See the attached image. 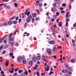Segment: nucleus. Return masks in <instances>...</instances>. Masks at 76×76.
I'll return each mask as SVG.
<instances>
[{
    "mask_svg": "<svg viewBox=\"0 0 76 76\" xmlns=\"http://www.w3.org/2000/svg\"><path fill=\"white\" fill-rule=\"evenodd\" d=\"M14 37H9L8 41H14Z\"/></svg>",
    "mask_w": 76,
    "mask_h": 76,
    "instance_id": "nucleus-6",
    "label": "nucleus"
},
{
    "mask_svg": "<svg viewBox=\"0 0 76 76\" xmlns=\"http://www.w3.org/2000/svg\"><path fill=\"white\" fill-rule=\"evenodd\" d=\"M39 10L40 11V12H42L43 10H42V8H40L39 9Z\"/></svg>",
    "mask_w": 76,
    "mask_h": 76,
    "instance_id": "nucleus-44",
    "label": "nucleus"
},
{
    "mask_svg": "<svg viewBox=\"0 0 76 76\" xmlns=\"http://www.w3.org/2000/svg\"><path fill=\"white\" fill-rule=\"evenodd\" d=\"M8 1H9V0H3V2H7Z\"/></svg>",
    "mask_w": 76,
    "mask_h": 76,
    "instance_id": "nucleus-29",
    "label": "nucleus"
},
{
    "mask_svg": "<svg viewBox=\"0 0 76 76\" xmlns=\"http://www.w3.org/2000/svg\"><path fill=\"white\" fill-rule=\"evenodd\" d=\"M15 18H16V16L13 17H12L10 19V20H13Z\"/></svg>",
    "mask_w": 76,
    "mask_h": 76,
    "instance_id": "nucleus-17",
    "label": "nucleus"
},
{
    "mask_svg": "<svg viewBox=\"0 0 76 76\" xmlns=\"http://www.w3.org/2000/svg\"><path fill=\"white\" fill-rule=\"evenodd\" d=\"M40 58H41V57H40V56H38L37 57V60H40Z\"/></svg>",
    "mask_w": 76,
    "mask_h": 76,
    "instance_id": "nucleus-35",
    "label": "nucleus"
},
{
    "mask_svg": "<svg viewBox=\"0 0 76 76\" xmlns=\"http://www.w3.org/2000/svg\"><path fill=\"white\" fill-rule=\"evenodd\" d=\"M22 57H20L18 58V61H20V60H22Z\"/></svg>",
    "mask_w": 76,
    "mask_h": 76,
    "instance_id": "nucleus-23",
    "label": "nucleus"
},
{
    "mask_svg": "<svg viewBox=\"0 0 76 76\" xmlns=\"http://www.w3.org/2000/svg\"><path fill=\"white\" fill-rule=\"evenodd\" d=\"M15 45V46H18V45H19V43H18L16 42V43Z\"/></svg>",
    "mask_w": 76,
    "mask_h": 76,
    "instance_id": "nucleus-51",
    "label": "nucleus"
},
{
    "mask_svg": "<svg viewBox=\"0 0 76 76\" xmlns=\"http://www.w3.org/2000/svg\"><path fill=\"white\" fill-rule=\"evenodd\" d=\"M49 44H55V42H54V41H50L49 42Z\"/></svg>",
    "mask_w": 76,
    "mask_h": 76,
    "instance_id": "nucleus-7",
    "label": "nucleus"
},
{
    "mask_svg": "<svg viewBox=\"0 0 76 76\" xmlns=\"http://www.w3.org/2000/svg\"><path fill=\"white\" fill-rule=\"evenodd\" d=\"M50 68H48V67H47L45 69V70L46 72H48V71L49 70Z\"/></svg>",
    "mask_w": 76,
    "mask_h": 76,
    "instance_id": "nucleus-11",
    "label": "nucleus"
},
{
    "mask_svg": "<svg viewBox=\"0 0 76 76\" xmlns=\"http://www.w3.org/2000/svg\"><path fill=\"white\" fill-rule=\"evenodd\" d=\"M38 65L37 64H36L35 65V66L34 67V69H37V67H38Z\"/></svg>",
    "mask_w": 76,
    "mask_h": 76,
    "instance_id": "nucleus-18",
    "label": "nucleus"
},
{
    "mask_svg": "<svg viewBox=\"0 0 76 76\" xmlns=\"http://www.w3.org/2000/svg\"><path fill=\"white\" fill-rule=\"evenodd\" d=\"M4 25H7V23H4Z\"/></svg>",
    "mask_w": 76,
    "mask_h": 76,
    "instance_id": "nucleus-57",
    "label": "nucleus"
},
{
    "mask_svg": "<svg viewBox=\"0 0 76 76\" xmlns=\"http://www.w3.org/2000/svg\"><path fill=\"white\" fill-rule=\"evenodd\" d=\"M53 18H54V19H56V18H57V16H56V15H54Z\"/></svg>",
    "mask_w": 76,
    "mask_h": 76,
    "instance_id": "nucleus-50",
    "label": "nucleus"
},
{
    "mask_svg": "<svg viewBox=\"0 0 76 76\" xmlns=\"http://www.w3.org/2000/svg\"><path fill=\"white\" fill-rule=\"evenodd\" d=\"M23 64H26V61L25 60H24L22 61Z\"/></svg>",
    "mask_w": 76,
    "mask_h": 76,
    "instance_id": "nucleus-30",
    "label": "nucleus"
},
{
    "mask_svg": "<svg viewBox=\"0 0 76 76\" xmlns=\"http://www.w3.org/2000/svg\"><path fill=\"white\" fill-rule=\"evenodd\" d=\"M8 47V45H6L5 46H4V48H7V47Z\"/></svg>",
    "mask_w": 76,
    "mask_h": 76,
    "instance_id": "nucleus-46",
    "label": "nucleus"
},
{
    "mask_svg": "<svg viewBox=\"0 0 76 76\" xmlns=\"http://www.w3.org/2000/svg\"><path fill=\"white\" fill-rule=\"evenodd\" d=\"M8 23L9 24V25H11V24L12 23V22L11 21H10L8 22Z\"/></svg>",
    "mask_w": 76,
    "mask_h": 76,
    "instance_id": "nucleus-32",
    "label": "nucleus"
},
{
    "mask_svg": "<svg viewBox=\"0 0 76 76\" xmlns=\"http://www.w3.org/2000/svg\"><path fill=\"white\" fill-rule=\"evenodd\" d=\"M68 74L69 75H72V73L70 72H69L68 73Z\"/></svg>",
    "mask_w": 76,
    "mask_h": 76,
    "instance_id": "nucleus-56",
    "label": "nucleus"
},
{
    "mask_svg": "<svg viewBox=\"0 0 76 76\" xmlns=\"http://www.w3.org/2000/svg\"><path fill=\"white\" fill-rule=\"evenodd\" d=\"M18 23V22L16 21H15L13 22V23L14 24H16Z\"/></svg>",
    "mask_w": 76,
    "mask_h": 76,
    "instance_id": "nucleus-43",
    "label": "nucleus"
},
{
    "mask_svg": "<svg viewBox=\"0 0 76 76\" xmlns=\"http://www.w3.org/2000/svg\"><path fill=\"white\" fill-rule=\"evenodd\" d=\"M6 8L7 9H10V6H9V5H7Z\"/></svg>",
    "mask_w": 76,
    "mask_h": 76,
    "instance_id": "nucleus-20",
    "label": "nucleus"
},
{
    "mask_svg": "<svg viewBox=\"0 0 76 76\" xmlns=\"http://www.w3.org/2000/svg\"><path fill=\"white\" fill-rule=\"evenodd\" d=\"M53 21H54V19H51V22H53Z\"/></svg>",
    "mask_w": 76,
    "mask_h": 76,
    "instance_id": "nucleus-63",
    "label": "nucleus"
},
{
    "mask_svg": "<svg viewBox=\"0 0 76 76\" xmlns=\"http://www.w3.org/2000/svg\"><path fill=\"white\" fill-rule=\"evenodd\" d=\"M2 6H4V4L3 3L0 4V7Z\"/></svg>",
    "mask_w": 76,
    "mask_h": 76,
    "instance_id": "nucleus-55",
    "label": "nucleus"
},
{
    "mask_svg": "<svg viewBox=\"0 0 76 76\" xmlns=\"http://www.w3.org/2000/svg\"><path fill=\"white\" fill-rule=\"evenodd\" d=\"M39 1H36V6H38V5L39 4Z\"/></svg>",
    "mask_w": 76,
    "mask_h": 76,
    "instance_id": "nucleus-16",
    "label": "nucleus"
},
{
    "mask_svg": "<svg viewBox=\"0 0 76 76\" xmlns=\"http://www.w3.org/2000/svg\"><path fill=\"white\" fill-rule=\"evenodd\" d=\"M74 27H76V23H75L73 25Z\"/></svg>",
    "mask_w": 76,
    "mask_h": 76,
    "instance_id": "nucleus-64",
    "label": "nucleus"
},
{
    "mask_svg": "<svg viewBox=\"0 0 76 76\" xmlns=\"http://www.w3.org/2000/svg\"><path fill=\"white\" fill-rule=\"evenodd\" d=\"M62 6L64 7H65V6H66V4H62Z\"/></svg>",
    "mask_w": 76,
    "mask_h": 76,
    "instance_id": "nucleus-54",
    "label": "nucleus"
},
{
    "mask_svg": "<svg viewBox=\"0 0 76 76\" xmlns=\"http://www.w3.org/2000/svg\"><path fill=\"white\" fill-rule=\"evenodd\" d=\"M23 72V70H19L18 71V72L19 73H21L22 72Z\"/></svg>",
    "mask_w": 76,
    "mask_h": 76,
    "instance_id": "nucleus-36",
    "label": "nucleus"
},
{
    "mask_svg": "<svg viewBox=\"0 0 76 76\" xmlns=\"http://www.w3.org/2000/svg\"><path fill=\"white\" fill-rule=\"evenodd\" d=\"M56 50H57V48H56V47H54L52 50V51H53V52H55V51H56Z\"/></svg>",
    "mask_w": 76,
    "mask_h": 76,
    "instance_id": "nucleus-13",
    "label": "nucleus"
},
{
    "mask_svg": "<svg viewBox=\"0 0 76 76\" xmlns=\"http://www.w3.org/2000/svg\"><path fill=\"white\" fill-rule=\"evenodd\" d=\"M11 44V45L13 46L14 45V42H10Z\"/></svg>",
    "mask_w": 76,
    "mask_h": 76,
    "instance_id": "nucleus-42",
    "label": "nucleus"
},
{
    "mask_svg": "<svg viewBox=\"0 0 76 76\" xmlns=\"http://www.w3.org/2000/svg\"><path fill=\"white\" fill-rule=\"evenodd\" d=\"M4 44H6V43H7V41L6 40H4Z\"/></svg>",
    "mask_w": 76,
    "mask_h": 76,
    "instance_id": "nucleus-49",
    "label": "nucleus"
},
{
    "mask_svg": "<svg viewBox=\"0 0 76 76\" xmlns=\"http://www.w3.org/2000/svg\"><path fill=\"white\" fill-rule=\"evenodd\" d=\"M37 76H39V74L38 72H37Z\"/></svg>",
    "mask_w": 76,
    "mask_h": 76,
    "instance_id": "nucleus-53",
    "label": "nucleus"
},
{
    "mask_svg": "<svg viewBox=\"0 0 76 76\" xmlns=\"http://www.w3.org/2000/svg\"><path fill=\"white\" fill-rule=\"evenodd\" d=\"M51 10L52 12H55V10H56V8L55 7H53L51 9Z\"/></svg>",
    "mask_w": 76,
    "mask_h": 76,
    "instance_id": "nucleus-19",
    "label": "nucleus"
},
{
    "mask_svg": "<svg viewBox=\"0 0 76 76\" xmlns=\"http://www.w3.org/2000/svg\"><path fill=\"white\" fill-rule=\"evenodd\" d=\"M28 18L29 19H31V18H32V16L31 15H30L28 17Z\"/></svg>",
    "mask_w": 76,
    "mask_h": 76,
    "instance_id": "nucleus-27",
    "label": "nucleus"
},
{
    "mask_svg": "<svg viewBox=\"0 0 76 76\" xmlns=\"http://www.w3.org/2000/svg\"><path fill=\"white\" fill-rule=\"evenodd\" d=\"M12 36H13V34L12 33H11L9 35V38H11V37H12Z\"/></svg>",
    "mask_w": 76,
    "mask_h": 76,
    "instance_id": "nucleus-21",
    "label": "nucleus"
},
{
    "mask_svg": "<svg viewBox=\"0 0 76 76\" xmlns=\"http://www.w3.org/2000/svg\"><path fill=\"white\" fill-rule=\"evenodd\" d=\"M71 62H72V63H74L75 61V60L74 59H72L71 60Z\"/></svg>",
    "mask_w": 76,
    "mask_h": 76,
    "instance_id": "nucleus-25",
    "label": "nucleus"
},
{
    "mask_svg": "<svg viewBox=\"0 0 76 76\" xmlns=\"http://www.w3.org/2000/svg\"><path fill=\"white\" fill-rule=\"evenodd\" d=\"M68 72L69 71L67 70L66 69L64 70V69H63L62 71V73H67V72Z\"/></svg>",
    "mask_w": 76,
    "mask_h": 76,
    "instance_id": "nucleus-9",
    "label": "nucleus"
},
{
    "mask_svg": "<svg viewBox=\"0 0 76 76\" xmlns=\"http://www.w3.org/2000/svg\"><path fill=\"white\" fill-rule=\"evenodd\" d=\"M57 48L59 49H61V48H62V47L61 46H59L57 47Z\"/></svg>",
    "mask_w": 76,
    "mask_h": 76,
    "instance_id": "nucleus-39",
    "label": "nucleus"
},
{
    "mask_svg": "<svg viewBox=\"0 0 76 76\" xmlns=\"http://www.w3.org/2000/svg\"><path fill=\"white\" fill-rule=\"evenodd\" d=\"M37 64H40V63L39 62V61H38L37 62Z\"/></svg>",
    "mask_w": 76,
    "mask_h": 76,
    "instance_id": "nucleus-52",
    "label": "nucleus"
},
{
    "mask_svg": "<svg viewBox=\"0 0 76 76\" xmlns=\"http://www.w3.org/2000/svg\"><path fill=\"white\" fill-rule=\"evenodd\" d=\"M61 13H65L64 11L63 10L61 11Z\"/></svg>",
    "mask_w": 76,
    "mask_h": 76,
    "instance_id": "nucleus-58",
    "label": "nucleus"
},
{
    "mask_svg": "<svg viewBox=\"0 0 76 76\" xmlns=\"http://www.w3.org/2000/svg\"><path fill=\"white\" fill-rule=\"evenodd\" d=\"M56 15L57 16H58L59 15H60V13H59L58 12H56Z\"/></svg>",
    "mask_w": 76,
    "mask_h": 76,
    "instance_id": "nucleus-37",
    "label": "nucleus"
},
{
    "mask_svg": "<svg viewBox=\"0 0 76 76\" xmlns=\"http://www.w3.org/2000/svg\"><path fill=\"white\" fill-rule=\"evenodd\" d=\"M45 56H43L42 57V58L43 59V61H45V63H48L47 60L45 59Z\"/></svg>",
    "mask_w": 76,
    "mask_h": 76,
    "instance_id": "nucleus-4",
    "label": "nucleus"
},
{
    "mask_svg": "<svg viewBox=\"0 0 76 76\" xmlns=\"http://www.w3.org/2000/svg\"><path fill=\"white\" fill-rule=\"evenodd\" d=\"M68 69L69 71H72V68H70V67H68Z\"/></svg>",
    "mask_w": 76,
    "mask_h": 76,
    "instance_id": "nucleus-28",
    "label": "nucleus"
},
{
    "mask_svg": "<svg viewBox=\"0 0 76 76\" xmlns=\"http://www.w3.org/2000/svg\"><path fill=\"white\" fill-rule=\"evenodd\" d=\"M6 53V51L4 50L2 53V54H4L5 53Z\"/></svg>",
    "mask_w": 76,
    "mask_h": 76,
    "instance_id": "nucleus-38",
    "label": "nucleus"
},
{
    "mask_svg": "<svg viewBox=\"0 0 76 76\" xmlns=\"http://www.w3.org/2000/svg\"><path fill=\"white\" fill-rule=\"evenodd\" d=\"M28 72L27 71H25L24 72V73H22L21 75L22 76H25V75H26V76H28Z\"/></svg>",
    "mask_w": 76,
    "mask_h": 76,
    "instance_id": "nucleus-3",
    "label": "nucleus"
},
{
    "mask_svg": "<svg viewBox=\"0 0 76 76\" xmlns=\"http://www.w3.org/2000/svg\"><path fill=\"white\" fill-rule=\"evenodd\" d=\"M9 64V61H6V62L5 64V65L6 66H8Z\"/></svg>",
    "mask_w": 76,
    "mask_h": 76,
    "instance_id": "nucleus-5",
    "label": "nucleus"
},
{
    "mask_svg": "<svg viewBox=\"0 0 76 76\" xmlns=\"http://www.w3.org/2000/svg\"><path fill=\"white\" fill-rule=\"evenodd\" d=\"M14 4L15 7H18V5L17 3H14Z\"/></svg>",
    "mask_w": 76,
    "mask_h": 76,
    "instance_id": "nucleus-22",
    "label": "nucleus"
},
{
    "mask_svg": "<svg viewBox=\"0 0 76 76\" xmlns=\"http://www.w3.org/2000/svg\"><path fill=\"white\" fill-rule=\"evenodd\" d=\"M32 59L34 61H36V58L35 57H34Z\"/></svg>",
    "mask_w": 76,
    "mask_h": 76,
    "instance_id": "nucleus-24",
    "label": "nucleus"
},
{
    "mask_svg": "<svg viewBox=\"0 0 76 76\" xmlns=\"http://www.w3.org/2000/svg\"><path fill=\"white\" fill-rule=\"evenodd\" d=\"M69 12H67L66 14V15L65 16L66 18H69Z\"/></svg>",
    "mask_w": 76,
    "mask_h": 76,
    "instance_id": "nucleus-10",
    "label": "nucleus"
},
{
    "mask_svg": "<svg viewBox=\"0 0 76 76\" xmlns=\"http://www.w3.org/2000/svg\"><path fill=\"white\" fill-rule=\"evenodd\" d=\"M30 19H27L26 20V21H27V22L28 23V22H29L30 21Z\"/></svg>",
    "mask_w": 76,
    "mask_h": 76,
    "instance_id": "nucleus-41",
    "label": "nucleus"
},
{
    "mask_svg": "<svg viewBox=\"0 0 76 76\" xmlns=\"http://www.w3.org/2000/svg\"><path fill=\"white\" fill-rule=\"evenodd\" d=\"M53 7H56L57 6V5H56V3H53Z\"/></svg>",
    "mask_w": 76,
    "mask_h": 76,
    "instance_id": "nucleus-26",
    "label": "nucleus"
},
{
    "mask_svg": "<svg viewBox=\"0 0 76 76\" xmlns=\"http://www.w3.org/2000/svg\"><path fill=\"white\" fill-rule=\"evenodd\" d=\"M4 38L3 37H2L0 39V43H1V42H2V41H3V40H4Z\"/></svg>",
    "mask_w": 76,
    "mask_h": 76,
    "instance_id": "nucleus-12",
    "label": "nucleus"
},
{
    "mask_svg": "<svg viewBox=\"0 0 76 76\" xmlns=\"http://www.w3.org/2000/svg\"><path fill=\"white\" fill-rule=\"evenodd\" d=\"M1 75L2 76H3V75H4V71H2L1 72Z\"/></svg>",
    "mask_w": 76,
    "mask_h": 76,
    "instance_id": "nucleus-15",
    "label": "nucleus"
},
{
    "mask_svg": "<svg viewBox=\"0 0 76 76\" xmlns=\"http://www.w3.org/2000/svg\"><path fill=\"white\" fill-rule=\"evenodd\" d=\"M4 4V7H7V6H6V5H7V3H3Z\"/></svg>",
    "mask_w": 76,
    "mask_h": 76,
    "instance_id": "nucleus-45",
    "label": "nucleus"
},
{
    "mask_svg": "<svg viewBox=\"0 0 76 76\" xmlns=\"http://www.w3.org/2000/svg\"><path fill=\"white\" fill-rule=\"evenodd\" d=\"M9 55L10 56V57H12L13 56V54L12 53H10L9 54Z\"/></svg>",
    "mask_w": 76,
    "mask_h": 76,
    "instance_id": "nucleus-31",
    "label": "nucleus"
},
{
    "mask_svg": "<svg viewBox=\"0 0 76 76\" xmlns=\"http://www.w3.org/2000/svg\"><path fill=\"white\" fill-rule=\"evenodd\" d=\"M32 63V61H31L29 62V64H30V65H31Z\"/></svg>",
    "mask_w": 76,
    "mask_h": 76,
    "instance_id": "nucleus-34",
    "label": "nucleus"
},
{
    "mask_svg": "<svg viewBox=\"0 0 76 76\" xmlns=\"http://www.w3.org/2000/svg\"><path fill=\"white\" fill-rule=\"evenodd\" d=\"M65 25L66 26H68V23L66 22Z\"/></svg>",
    "mask_w": 76,
    "mask_h": 76,
    "instance_id": "nucleus-61",
    "label": "nucleus"
},
{
    "mask_svg": "<svg viewBox=\"0 0 76 76\" xmlns=\"http://www.w3.org/2000/svg\"><path fill=\"white\" fill-rule=\"evenodd\" d=\"M53 73H54V72H50V73H49V75H51V74H53Z\"/></svg>",
    "mask_w": 76,
    "mask_h": 76,
    "instance_id": "nucleus-33",
    "label": "nucleus"
},
{
    "mask_svg": "<svg viewBox=\"0 0 76 76\" xmlns=\"http://www.w3.org/2000/svg\"><path fill=\"white\" fill-rule=\"evenodd\" d=\"M36 10L37 13H39V10Z\"/></svg>",
    "mask_w": 76,
    "mask_h": 76,
    "instance_id": "nucleus-62",
    "label": "nucleus"
},
{
    "mask_svg": "<svg viewBox=\"0 0 76 76\" xmlns=\"http://www.w3.org/2000/svg\"><path fill=\"white\" fill-rule=\"evenodd\" d=\"M3 46L2 45L1 46V47L0 48V50H1L2 49V48H3Z\"/></svg>",
    "mask_w": 76,
    "mask_h": 76,
    "instance_id": "nucleus-59",
    "label": "nucleus"
},
{
    "mask_svg": "<svg viewBox=\"0 0 76 76\" xmlns=\"http://www.w3.org/2000/svg\"><path fill=\"white\" fill-rule=\"evenodd\" d=\"M19 70V68H17L15 69V72H17L18 70Z\"/></svg>",
    "mask_w": 76,
    "mask_h": 76,
    "instance_id": "nucleus-47",
    "label": "nucleus"
},
{
    "mask_svg": "<svg viewBox=\"0 0 76 76\" xmlns=\"http://www.w3.org/2000/svg\"><path fill=\"white\" fill-rule=\"evenodd\" d=\"M29 10V8H27L26 10V12L25 13V15H27L28 16L29 15V14H30V11L28 12Z\"/></svg>",
    "mask_w": 76,
    "mask_h": 76,
    "instance_id": "nucleus-1",
    "label": "nucleus"
},
{
    "mask_svg": "<svg viewBox=\"0 0 76 76\" xmlns=\"http://www.w3.org/2000/svg\"><path fill=\"white\" fill-rule=\"evenodd\" d=\"M66 22H69V19L68 18L66 19Z\"/></svg>",
    "mask_w": 76,
    "mask_h": 76,
    "instance_id": "nucleus-60",
    "label": "nucleus"
},
{
    "mask_svg": "<svg viewBox=\"0 0 76 76\" xmlns=\"http://www.w3.org/2000/svg\"><path fill=\"white\" fill-rule=\"evenodd\" d=\"M36 14L34 13L33 14V16L34 17H36Z\"/></svg>",
    "mask_w": 76,
    "mask_h": 76,
    "instance_id": "nucleus-40",
    "label": "nucleus"
},
{
    "mask_svg": "<svg viewBox=\"0 0 76 76\" xmlns=\"http://www.w3.org/2000/svg\"><path fill=\"white\" fill-rule=\"evenodd\" d=\"M14 69H15V68H11L12 70L11 71H10V70H9V72H10V73H13V71H14Z\"/></svg>",
    "mask_w": 76,
    "mask_h": 76,
    "instance_id": "nucleus-8",
    "label": "nucleus"
},
{
    "mask_svg": "<svg viewBox=\"0 0 76 76\" xmlns=\"http://www.w3.org/2000/svg\"><path fill=\"white\" fill-rule=\"evenodd\" d=\"M63 23L62 22H60V23H59L58 24V26H60V27H61V25H62Z\"/></svg>",
    "mask_w": 76,
    "mask_h": 76,
    "instance_id": "nucleus-14",
    "label": "nucleus"
},
{
    "mask_svg": "<svg viewBox=\"0 0 76 76\" xmlns=\"http://www.w3.org/2000/svg\"><path fill=\"white\" fill-rule=\"evenodd\" d=\"M47 52L48 54L50 55L51 54V50L50 49H48L47 50Z\"/></svg>",
    "mask_w": 76,
    "mask_h": 76,
    "instance_id": "nucleus-2",
    "label": "nucleus"
},
{
    "mask_svg": "<svg viewBox=\"0 0 76 76\" xmlns=\"http://www.w3.org/2000/svg\"><path fill=\"white\" fill-rule=\"evenodd\" d=\"M39 5V7H42V4H40Z\"/></svg>",
    "mask_w": 76,
    "mask_h": 76,
    "instance_id": "nucleus-48",
    "label": "nucleus"
}]
</instances>
